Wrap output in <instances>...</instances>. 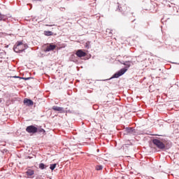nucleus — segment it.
<instances>
[{"mask_svg":"<svg viewBox=\"0 0 179 179\" xmlns=\"http://www.w3.org/2000/svg\"><path fill=\"white\" fill-rule=\"evenodd\" d=\"M45 26H47L48 27H51L52 26H55L54 24H45Z\"/></svg>","mask_w":179,"mask_h":179,"instance_id":"nucleus-18","label":"nucleus"},{"mask_svg":"<svg viewBox=\"0 0 179 179\" xmlns=\"http://www.w3.org/2000/svg\"><path fill=\"white\" fill-rule=\"evenodd\" d=\"M127 71L128 69L127 68L121 69L119 71L114 74L113 78H120V76H122V75H124V73H125V72H127Z\"/></svg>","mask_w":179,"mask_h":179,"instance_id":"nucleus-4","label":"nucleus"},{"mask_svg":"<svg viewBox=\"0 0 179 179\" xmlns=\"http://www.w3.org/2000/svg\"><path fill=\"white\" fill-rule=\"evenodd\" d=\"M76 55L79 58H82V57H86V52H83V50H78L76 52Z\"/></svg>","mask_w":179,"mask_h":179,"instance_id":"nucleus-6","label":"nucleus"},{"mask_svg":"<svg viewBox=\"0 0 179 179\" xmlns=\"http://www.w3.org/2000/svg\"><path fill=\"white\" fill-rule=\"evenodd\" d=\"M0 103H2V99L0 98Z\"/></svg>","mask_w":179,"mask_h":179,"instance_id":"nucleus-20","label":"nucleus"},{"mask_svg":"<svg viewBox=\"0 0 179 179\" xmlns=\"http://www.w3.org/2000/svg\"><path fill=\"white\" fill-rule=\"evenodd\" d=\"M44 34L45 36H52L54 33H52L51 31H44Z\"/></svg>","mask_w":179,"mask_h":179,"instance_id":"nucleus-11","label":"nucleus"},{"mask_svg":"<svg viewBox=\"0 0 179 179\" xmlns=\"http://www.w3.org/2000/svg\"><path fill=\"white\" fill-rule=\"evenodd\" d=\"M33 1H41V0H33Z\"/></svg>","mask_w":179,"mask_h":179,"instance_id":"nucleus-21","label":"nucleus"},{"mask_svg":"<svg viewBox=\"0 0 179 179\" xmlns=\"http://www.w3.org/2000/svg\"><path fill=\"white\" fill-rule=\"evenodd\" d=\"M15 78H19V77H17V76H15Z\"/></svg>","mask_w":179,"mask_h":179,"instance_id":"nucleus-22","label":"nucleus"},{"mask_svg":"<svg viewBox=\"0 0 179 179\" xmlns=\"http://www.w3.org/2000/svg\"><path fill=\"white\" fill-rule=\"evenodd\" d=\"M37 132H43V134H45V130H44V129H42V128H38V130H37Z\"/></svg>","mask_w":179,"mask_h":179,"instance_id":"nucleus-15","label":"nucleus"},{"mask_svg":"<svg viewBox=\"0 0 179 179\" xmlns=\"http://www.w3.org/2000/svg\"><path fill=\"white\" fill-rule=\"evenodd\" d=\"M24 80H29V78H22Z\"/></svg>","mask_w":179,"mask_h":179,"instance_id":"nucleus-19","label":"nucleus"},{"mask_svg":"<svg viewBox=\"0 0 179 179\" xmlns=\"http://www.w3.org/2000/svg\"><path fill=\"white\" fill-rule=\"evenodd\" d=\"M152 143H154L155 145V146H157V148H158V149H166V145H164V143L162 141H160V140L159 139H153L152 140Z\"/></svg>","mask_w":179,"mask_h":179,"instance_id":"nucleus-2","label":"nucleus"},{"mask_svg":"<svg viewBox=\"0 0 179 179\" xmlns=\"http://www.w3.org/2000/svg\"><path fill=\"white\" fill-rule=\"evenodd\" d=\"M39 169H41V170H44V169H47V166H45L44 164L41 163L39 164Z\"/></svg>","mask_w":179,"mask_h":179,"instance_id":"nucleus-12","label":"nucleus"},{"mask_svg":"<svg viewBox=\"0 0 179 179\" xmlns=\"http://www.w3.org/2000/svg\"><path fill=\"white\" fill-rule=\"evenodd\" d=\"M134 131H135V129L133 127L126 128V132H127V134H134Z\"/></svg>","mask_w":179,"mask_h":179,"instance_id":"nucleus-10","label":"nucleus"},{"mask_svg":"<svg viewBox=\"0 0 179 179\" xmlns=\"http://www.w3.org/2000/svg\"><path fill=\"white\" fill-rule=\"evenodd\" d=\"M26 174L28 176V177H31V176H34V170L28 169L26 172Z\"/></svg>","mask_w":179,"mask_h":179,"instance_id":"nucleus-9","label":"nucleus"},{"mask_svg":"<svg viewBox=\"0 0 179 179\" xmlns=\"http://www.w3.org/2000/svg\"><path fill=\"white\" fill-rule=\"evenodd\" d=\"M28 134H36L38 131V128L34 127V125L28 126L26 129Z\"/></svg>","mask_w":179,"mask_h":179,"instance_id":"nucleus-3","label":"nucleus"},{"mask_svg":"<svg viewBox=\"0 0 179 179\" xmlns=\"http://www.w3.org/2000/svg\"><path fill=\"white\" fill-rule=\"evenodd\" d=\"M27 44L23 43V41H17L15 45L13 47L15 52H23L24 50H27Z\"/></svg>","mask_w":179,"mask_h":179,"instance_id":"nucleus-1","label":"nucleus"},{"mask_svg":"<svg viewBox=\"0 0 179 179\" xmlns=\"http://www.w3.org/2000/svg\"><path fill=\"white\" fill-rule=\"evenodd\" d=\"M24 104H25V106H33V101H31V99H24Z\"/></svg>","mask_w":179,"mask_h":179,"instance_id":"nucleus-8","label":"nucleus"},{"mask_svg":"<svg viewBox=\"0 0 179 179\" xmlns=\"http://www.w3.org/2000/svg\"><path fill=\"white\" fill-rule=\"evenodd\" d=\"M5 17V15L0 13V20H2Z\"/></svg>","mask_w":179,"mask_h":179,"instance_id":"nucleus-17","label":"nucleus"},{"mask_svg":"<svg viewBox=\"0 0 179 179\" xmlns=\"http://www.w3.org/2000/svg\"><path fill=\"white\" fill-rule=\"evenodd\" d=\"M55 167H57V164H51L50 166V170H55Z\"/></svg>","mask_w":179,"mask_h":179,"instance_id":"nucleus-13","label":"nucleus"},{"mask_svg":"<svg viewBox=\"0 0 179 179\" xmlns=\"http://www.w3.org/2000/svg\"><path fill=\"white\" fill-rule=\"evenodd\" d=\"M55 48H57V45L50 43L46 47L45 52H50V51H54Z\"/></svg>","mask_w":179,"mask_h":179,"instance_id":"nucleus-5","label":"nucleus"},{"mask_svg":"<svg viewBox=\"0 0 179 179\" xmlns=\"http://www.w3.org/2000/svg\"><path fill=\"white\" fill-rule=\"evenodd\" d=\"M110 36H111V34H110Z\"/></svg>","mask_w":179,"mask_h":179,"instance_id":"nucleus-23","label":"nucleus"},{"mask_svg":"<svg viewBox=\"0 0 179 179\" xmlns=\"http://www.w3.org/2000/svg\"><path fill=\"white\" fill-rule=\"evenodd\" d=\"M52 110H54L55 111H59L62 113H65V110L64 109V108L59 106H53Z\"/></svg>","mask_w":179,"mask_h":179,"instance_id":"nucleus-7","label":"nucleus"},{"mask_svg":"<svg viewBox=\"0 0 179 179\" xmlns=\"http://www.w3.org/2000/svg\"><path fill=\"white\" fill-rule=\"evenodd\" d=\"M122 64H123V65H125L127 66V68H129V66H131V64L128 62H126L122 63Z\"/></svg>","mask_w":179,"mask_h":179,"instance_id":"nucleus-16","label":"nucleus"},{"mask_svg":"<svg viewBox=\"0 0 179 179\" xmlns=\"http://www.w3.org/2000/svg\"><path fill=\"white\" fill-rule=\"evenodd\" d=\"M96 170L99 171V170H103V166L101 165H97L96 166Z\"/></svg>","mask_w":179,"mask_h":179,"instance_id":"nucleus-14","label":"nucleus"}]
</instances>
